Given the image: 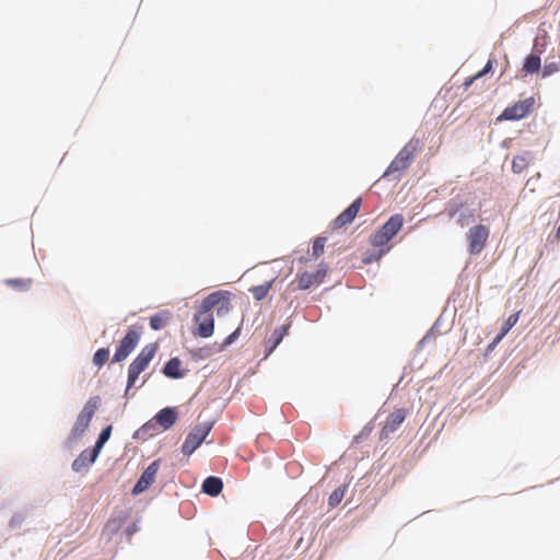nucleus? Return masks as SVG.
<instances>
[{
	"label": "nucleus",
	"mask_w": 560,
	"mask_h": 560,
	"mask_svg": "<svg viewBox=\"0 0 560 560\" xmlns=\"http://www.w3.org/2000/svg\"><path fill=\"white\" fill-rule=\"evenodd\" d=\"M361 208V198H357L346 210H343L332 222L331 229L339 230L353 222Z\"/></svg>",
	"instance_id": "obj_13"
},
{
	"label": "nucleus",
	"mask_w": 560,
	"mask_h": 560,
	"mask_svg": "<svg viewBox=\"0 0 560 560\" xmlns=\"http://www.w3.org/2000/svg\"><path fill=\"white\" fill-rule=\"evenodd\" d=\"M101 404V398L98 396L91 397L83 409L79 413L77 421L71 430L70 439L75 442L79 440L83 433L88 430L96 410L98 409Z\"/></svg>",
	"instance_id": "obj_1"
},
{
	"label": "nucleus",
	"mask_w": 560,
	"mask_h": 560,
	"mask_svg": "<svg viewBox=\"0 0 560 560\" xmlns=\"http://www.w3.org/2000/svg\"><path fill=\"white\" fill-rule=\"evenodd\" d=\"M159 470V460L151 463L140 476L132 489V494L137 495L145 491L154 481Z\"/></svg>",
	"instance_id": "obj_12"
},
{
	"label": "nucleus",
	"mask_w": 560,
	"mask_h": 560,
	"mask_svg": "<svg viewBox=\"0 0 560 560\" xmlns=\"http://www.w3.org/2000/svg\"><path fill=\"white\" fill-rule=\"evenodd\" d=\"M419 139H411L408 143H406V145L398 152V154L392 161L386 172L384 173V176L394 173H400L407 170L411 165L419 150Z\"/></svg>",
	"instance_id": "obj_3"
},
{
	"label": "nucleus",
	"mask_w": 560,
	"mask_h": 560,
	"mask_svg": "<svg viewBox=\"0 0 560 560\" xmlns=\"http://www.w3.org/2000/svg\"><path fill=\"white\" fill-rule=\"evenodd\" d=\"M194 322L197 325L195 335L201 338H209L213 335L214 319L210 311L205 310V302H201L200 308L194 316Z\"/></svg>",
	"instance_id": "obj_9"
},
{
	"label": "nucleus",
	"mask_w": 560,
	"mask_h": 560,
	"mask_svg": "<svg viewBox=\"0 0 560 560\" xmlns=\"http://www.w3.org/2000/svg\"><path fill=\"white\" fill-rule=\"evenodd\" d=\"M541 68V59L539 54H530L525 57L522 72L524 75L538 73Z\"/></svg>",
	"instance_id": "obj_17"
},
{
	"label": "nucleus",
	"mask_w": 560,
	"mask_h": 560,
	"mask_svg": "<svg viewBox=\"0 0 560 560\" xmlns=\"http://www.w3.org/2000/svg\"><path fill=\"white\" fill-rule=\"evenodd\" d=\"M172 314L170 311H162L156 313L150 318V327L153 330H160L166 327V325L171 322Z\"/></svg>",
	"instance_id": "obj_20"
},
{
	"label": "nucleus",
	"mask_w": 560,
	"mask_h": 560,
	"mask_svg": "<svg viewBox=\"0 0 560 560\" xmlns=\"http://www.w3.org/2000/svg\"><path fill=\"white\" fill-rule=\"evenodd\" d=\"M326 241H327L326 237L315 238L313 246H312V256L314 258H318L320 255H323Z\"/></svg>",
	"instance_id": "obj_28"
},
{
	"label": "nucleus",
	"mask_w": 560,
	"mask_h": 560,
	"mask_svg": "<svg viewBox=\"0 0 560 560\" xmlns=\"http://www.w3.org/2000/svg\"><path fill=\"white\" fill-rule=\"evenodd\" d=\"M517 320H518V313H514V314L510 315L508 317V319L505 320V323L501 329V332L493 340V345L499 343L501 341V339L510 331V329L516 325Z\"/></svg>",
	"instance_id": "obj_24"
},
{
	"label": "nucleus",
	"mask_w": 560,
	"mask_h": 560,
	"mask_svg": "<svg viewBox=\"0 0 560 560\" xmlns=\"http://www.w3.org/2000/svg\"><path fill=\"white\" fill-rule=\"evenodd\" d=\"M406 419V410L400 408L393 411L386 419L384 427L382 428V435L387 438L390 433H394L399 425Z\"/></svg>",
	"instance_id": "obj_14"
},
{
	"label": "nucleus",
	"mask_w": 560,
	"mask_h": 560,
	"mask_svg": "<svg viewBox=\"0 0 560 560\" xmlns=\"http://www.w3.org/2000/svg\"><path fill=\"white\" fill-rule=\"evenodd\" d=\"M182 362L178 358H172L164 365L163 373L171 378H180L184 376V373L180 370Z\"/></svg>",
	"instance_id": "obj_21"
},
{
	"label": "nucleus",
	"mask_w": 560,
	"mask_h": 560,
	"mask_svg": "<svg viewBox=\"0 0 560 560\" xmlns=\"http://www.w3.org/2000/svg\"><path fill=\"white\" fill-rule=\"evenodd\" d=\"M241 334V326H238L231 335H229L223 343H222V348H225L228 346H230L231 343H233L240 336Z\"/></svg>",
	"instance_id": "obj_32"
},
{
	"label": "nucleus",
	"mask_w": 560,
	"mask_h": 560,
	"mask_svg": "<svg viewBox=\"0 0 560 560\" xmlns=\"http://www.w3.org/2000/svg\"><path fill=\"white\" fill-rule=\"evenodd\" d=\"M474 218V214L472 213H469L468 215L466 214H460L459 218H458V223L460 226H465L468 224V222Z\"/></svg>",
	"instance_id": "obj_34"
},
{
	"label": "nucleus",
	"mask_w": 560,
	"mask_h": 560,
	"mask_svg": "<svg viewBox=\"0 0 560 560\" xmlns=\"http://www.w3.org/2000/svg\"><path fill=\"white\" fill-rule=\"evenodd\" d=\"M556 237H557V240H560V225L558 226V229L556 231Z\"/></svg>",
	"instance_id": "obj_37"
},
{
	"label": "nucleus",
	"mask_w": 560,
	"mask_h": 560,
	"mask_svg": "<svg viewBox=\"0 0 560 560\" xmlns=\"http://www.w3.org/2000/svg\"><path fill=\"white\" fill-rule=\"evenodd\" d=\"M212 429V423L205 422L195 425V428L188 433L185 442L182 446V452L185 455H191L205 441L207 435Z\"/></svg>",
	"instance_id": "obj_5"
},
{
	"label": "nucleus",
	"mask_w": 560,
	"mask_h": 560,
	"mask_svg": "<svg viewBox=\"0 0 560 560\" xmlns=\"http://www.w3.org/2000/svg\"><path fill=\"white\" fill-rule=\"evenodd\" d=\"M494 62H495V60L489 59L487 65L485 66V68L481 71H479L478 73H476L475 75L468 78L465 81V83H464L465 88L466 89L469 88L472 84L474 81H476L477 79H479V78L483 77L485 74H487L488 72H490L492 70V68H493V63Z\"/></svg>",
	"instance_id": "obj_27"
},
{
	"label": "nucleus",
	"mask_w": 560,
	"mask_h": 560,
	"mask_svg": "<svg viewBox=\"0 0 560 560\" xmlns=\"http://www.w3.org/2000/svg\"><path fill=\"white\" fill-rule=\"evenodd\" d=\"M290 325H282L281 327L275 329L271 334L270 338L267 340V352L265 358L269 357L272 351L278 347V345L282 341L283 337L288 334Z\"/></svg>",
	"instance_id": "obj_16"
},
{
	"label": "nucleus",
	"mask_w": 560,
	"mask_h": 560,
	"mask_svg": "<svg viewBox=\"0 0 560 560\" xmlns=\"http://www.w3.org/2000/svg\"><path fill=\"white\" fill-rule=\"evenodd\" d=\"M5 283L11 287L12 289L19 290V291H27L32 285L31 279H8L5 280Z\"/></svg>",
	"instance_id": "obj_26"
},
{
	"label": "nucleus",
	"mask_w": 560,
	"mask_h": 560,
	"mask_svg": "<svg viewBox=\"0 0 560 560\" xmlns=\"http://www.w3.org/2000/svg\"><path fill=\"white\" fill-rule=\"evenodd\" d=\"M328 266L325 262H320L318 269L314 273L303 272L298 276V289L307 290L312 285H318L323 282L327 276Z\"/></svg>",
	"instance_id": "obj_11"
},
{
	"label": "nucleus",
	"mask_w": 560,
	"mask_h": 560,
	"mask_svg": "<svg viewBox=\"0 0 560 560\" xmlns=\"http://www.w3.org/2000/svg\"><path fill=\"white\" fill-rule=\"evenodd\" d=\"M155 352L156 345H147L131 362L128 369L127 390L136 384L139 375L148 368L149 363L154 358Z\"/></svg>",
	"instance_id": "obj_4"
},
{
	"label": "nucleus",
	"mask_w": 560,
	"mask_h": 560,
	"mask_svg": "<svg viewBox=\"0 0 560 560\" xmlns=\"http://www.w3.org/2000/svg\"><path fill=\"white\" fill-rule=\"evenodd\" d=\"M108 349L101 348L94 353L93 363L97 366H102L108 360Z\"/></svg>",
	"instance_id": "obj_30"
},
{
	"label": "nucleus",
	"mask_w": 560,
	"mask_h": 560,
	"mask_svg": "<svg viewBox=\"0 0 560 560\" xmlns=\"http://www.w3.org/2000/svg\"><path fill=\"white\" fill-rule=\"evenodd\" d=\"M100 453H95L93 455V448L92 450H84L82 451L79 456L73 460L72 463V469L77 472L81 471L82 469L89 467L92 465Z\"/></svg>",
	"instance_id": "obj_15"
},
{
	"label": "nucleus",
	"mask_w": 560,
	"mask_h": 560,
	"mask_svg": "<svg viewBox=\"0 0 560 560\" xmlns=\"http://www.w3.org/2000/svg\"><path fill=\"white\" fill-rule=\"evenodd\" d=\"M140 340V332L135 328H129L125 337L120 340L114 354L113 361L120 362L125 360L136 348Z\"/></svg>",
	"instance_id": "obj_10"
},
{
	"label": "nucleus",
	"mask_w": 560,
	"mask_h": 560,
	"mask_svg": "<svg viewBox=\"0 0 560 560\" xmlns=\"http://www.w3.org/2000/svg\"><path fill=\"white\" fill-rule=\"evenodd\" d=\"M231 296L232 294L229 291L212 292L202 300L205 310L212 312L215 308L218 316L226 315L232 308Z\"/></svg>",
	"instance_id": "obj_6"
},
{
	"label": "nucleus",
	"mask_w": 560,
	"mask_h": 560,
	"mask_svg": "<svg viewBox=\"0 0 560 560\" xmlns=\"http://www.w3.org/2000/svg\"><path fill=\"white\" fill-rule=\"evenodd\" d=\"M404 215L396 213L392 215L381 228L371 236V244L374 247L385 246L402 228Z\"/></svg>",
	"instance_id": "obj_2"
},
{
	"label": "nucleus",
	"mask_w": 560,
	"mask_h": 560,
	"mask_svg": "<svg viewBox=\"0 0 560 560\" xmlns=\"http://www.w3.org/2000/svg\"><path fill=\"white\" fill-rule=\"evenodd\" d=\"M156 422L163 428V429H170L176 421L177 415L173 408H164L158 412L155 416Z\"/></svg>",
	"instance_id": "obj_18"
},
{
	"label": "nucleus",
	"mask_w": 560,
	"mask_h": 560,
	"mask_svg": "<svg viewBox=\"0 0 560 560\" xmlns=\"http://www.w3.org/2000/svg\"><path fill=\"white\" fill-rule=\"evenodd\" d=\"M223 489V482L219 477H208L202 483V491L211 497H217Z\"/></svg>",
	"instance_id": "obj_19"
},
{
	"label": "nucleus",
	"mask_w": 560,
	"mask_h": 560,
	"mask_svg": "<svg viewBox=\"0 0 560 560\" xmlns=\"http://www.w3.org/2000/svg\"><path fill=\"white\" fill-rule=\"evenodd\" d=\"M490 230L483 224L470 228L467 232L468 252L471 255L480 254L487 245Z\"/></svg>",
	"instance_id": "obj_8"
},
{
	"label": "nucleus",
	"mask_w": 560,
	"mask_h": 560,
	"mask_svg": "<svg viewBox=\"0 0 560 560\" xmlns=\"http://www.w3.org/2000/svg\"><path fill=\"white\" fill-rule=\"evenodd\" d=\"M535 100L534 97H527L523 101H518L513 105L506 107L502 114L499 116L498 120H520L528 115H530L534 110Z\"/></svg>",
	"instance_id": "obj_7"
},
{
	"label": "nucleus",
	"mask_w": 560,
	"mask_h": 560,
	"mask_svg": "<svg viewBox=\"0 0 560 560\" xmlns=\"http://www.w3.org/2000/svg\"><path fill=\"white\" fill-rule=\"evenodd\" d=\"M460 207H462V203L460 205H450L447 208L448 215L455 217Z\"/></svg>",
	"instance_id": "obj_36"
},
{
	"label": "nucleus",
	"mask_w": 560,
	"mask_h": 560,
	"mask_svg": "<svg viewBox=\"0 0 560 560\" xmlns=\"http://www.w3.org/2000/svg\"><path fill=\"white\" fill-rule=\"evenodd\" d=\"M345 495V490L341 489V488H337L332 491V493L329 495V499H328V504L331 506V508H335L336 505H338L342 498Z\"/></svg>",
	"instance_id": "obj_31"
},
{
	"label": "nucleus",
	"mask_w": 560,
	"mask_h": 560,
	"mask_svg": "<svg viewBox=\"0 0 560 560\" xmlns=\"http://www.w3.org/2000/svg\"><path fill=\"white\" fill-rule=\"evenodd\" d=\"M559 71H560V62H558V61L547 62V63H545V66L541 70V77L548 78Z\"/></svg>",
	"instance_id": "obj_29"
},
{
	"label": "nucleus",
	"mask_w": 560,
	"mask_h": 560,
	"mask_svg": "<svg viewBox=\"0 0 560 560\" xmlns=\"http://www.w3.org/2000/svg\"><path fill=\"white\" fill-rule=\"evenodd\" d=\"M110 433H112V425H107L106 428H104L102 430V432L100 433L98 435V439L93 447V455H95V453H100L103 445L108 441V439L110 438Z\"/></svg>",
	"instance_id": "obj_25"
},
{
	"label": "nucleus",
	"mask_w": 560,
	"mask_h": 560,
	"mask_svg": "<svg viewBox=\"0 0 560 560\" xmlns=\"http://www.w3.org/2000/svg\"><path fill=\"white\" fill-rule=\"evenodd\" d=\"M120 525H121V521L120 520L117 521L115 518H112V520L108 521L106 526L108 528H110L112 530H117V529H119Z\"/></svg>",
	"instance_id": "obj_35"
},
{
	"label": "nucleus",
	"mask_w": 560,
	"mask_h": 560,
	"mask_svg": "<svg viewBox=\"0 0 560 560\" xmlns=\"http://www.w3.org/2000/svg\"><path fill=\"white\" fill-rule=\"evenodd\" d=\"M530 161L529 153H523L520 155H515L512 160V171L516 174L522 173L528 166Z\"/></svg>",
	"instance_id": "obj_22"
},
{
	"label": "nucleus",
	"mask_w": 560,
	"mask_h": 560,
	"mask_svg": "<svg viewBox=\"0 0 560 560\" xmlns=\"http://www.w3.org/2000/svg\"><path fill=\"white\" fill-rule=\"evenodd\" d=\"M272 282H273V280H270V281H266L262 284L252 287L249 289V291L253 294L254 299L257 301L264 300L267 296V294L272 285Z\"/></svg>",
	"instance_id": "obj_23"
},
{
	"label": "nucleus",
	"mask_w": 560,
	"mask_h": 560,
	"mask_svg": "<svg viewBox=\"0 0 560 560\" xmlns=\"http://www.w3.org/2000/svg\"><path fill=\"white\" fill-rule=\"evenodd\" d=\"M241 334V326H238L231 335H229L223 343H222V348H225L228 346H230L231 343H233L240 336Z\"/></svg>",
	"instance_id": "obj_33"
}]
</instances>
